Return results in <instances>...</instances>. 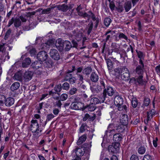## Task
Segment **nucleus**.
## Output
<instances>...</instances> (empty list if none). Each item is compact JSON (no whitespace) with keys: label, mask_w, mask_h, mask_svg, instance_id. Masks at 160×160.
<instances>
[{"label":"nucleus","mask_w":160,"mask_h":160,"mask_svg":"<svg viewBox=\"0 0 160 160\" xmlns=\"http://www.w3.org/2000/svg\"><path fill=\"white\" fill-rule=\"evenodd\" d=\"M55 42L56 48L60 51H62L63 49L64 42L61 39H58L56 41L54 39L49 40L46 43L39 46L40 48H39V49H46L49 47H53L55 45Z\"/></svg>","instance_id":"f257e3e1"},{"label":"nucleus","mask_w":160,"mask_h":160,"mask_svg":"<svg viewBox=\"0 0 160 160\" xmlns=\"http://www.w3.org/2000/svg\"><path fill=\"white\" fill-rule=\"evenodd\" d=\"M117 126H115L113 124H110L108 126L107 132V134L109 135H113V139L116 142L121 141L122 139V135L120 133H115L118 132L116 130Z\"/></svg>","instance_id":"f03ea898"},{"label":"nucleus","mask_w":160,"mask_h":160,"mask_svg":"<svg viewBox=\"0 0 160 160\" xmlns=\"http://www.w3.org/2000/svg\"><path fill=\"white\" fill-rule=\"evenodd\" d=\"M31 124L29 128L30 130L32 131L33 136L36 138H38L40 136L41 130L39 129V125L37 120H32L31 121Z\"/></svg>","instance_id":"7ed1b4c3"},{"label":"nucleus","mask_w":160,"mask_h":160,"mask_svg":"<svg viewBox=\"0 0 160 160\" xmlns=\"http://www.w3.org/2000/svg\"><path fill=\"white\" fill-rule=\"evenodd\" d=\"M11 48L5 44L2 43L0 45V59L4 61L9 58L8 52L6 51L10 50Z\"/></svg>","instance_id":"20e7f679"},{"label":"nucleus","mask_w":160,"mask_h":160,"mask_svg":"<svg viewBox=\"0 0 160 160\" xmlns=\"http://www.w3.org/2000/svg\"><path fill=\"white\" fill-rule=\"evenodd\" d=\"M120 121L122 125L118 126L116 128L118 132H123L124 129V125H127L128 122V118L127 115L123 114L122 115L120 118Z\"/></svg>","instance_id":"39448f33"},{"label":"nucleus","mask_w":160,"mask_h":160,"mask_svg":"<svg viewBox=\"0 0 160 160\" xmlns=\"http://www.w3.org/2000/svg\"><path fill=\"white\" fill-rule=\"evenodd\" d=\"M123 102V99L120 96H117L115 97L114 100V103L119 111H122L123 108L125 109L127 108L125 105H122Z\"/></svg>","instance_id":"423d86ee"},{"label":"nucleus","mask_w":160,"mask_h":160,"mask_svg":"<svg viewBox=\"0 0 160 160\" xmlns=\"http://www.w3.org/2000/svg\"><path fill=\"white\" fill-rule=\"evenodd\" d=\"M120 144L118 142H116L112 145L108 146V150L110 153H116L119 151L120 149Z\"/></svg>","instance_id":"0eeeda50"},{"label":"nucleus","mask_w":160,"mask_h":160,"mask_svg":"<svg viewBox=\"0 0 160 160\" xmlns=\"http://www.w3.org/2000/svg\"><path fill=\"white\" fill-rule=\"evenodd\" d=\"M48 57V55L47 53L44 51L39 52L37 56V59L41 62L46 61Z\"/></svg>","instance_id":"6e6552de"},{"label":"nucleus","mask_w":160,"mask_h":160,"mask_svg":"<svg viewBox=\"0 0 160 160\" xmlns=\"http://www.w3.org/2000/svg\"><path fill=\"white\" fill-rule=\"evenodd\" d=\"M130 74L129 71L126 68H122L121 78L124 80H127L129 79Z\"/></svg>","instance_id":"1a4fd4ad"},{"label":"nucleus","mask_w":160,"mask_h":160,"mask_svg":"<svg viewBox=\"0 0 160 160\" xmlns=\"http://www.w3.org/2000/svg\"><path fill=\"white\" fill-rule=\"evenodd\" d=\"M49 54L51 57L54 60H58L60 58V55L56 49H51L50 51Z\"/></svg>","instance_id":"9d476101"},{"label":"nucleus","mask_w":160,"mask_h":160,"mask_svg":"<svg viewBox=\"0 0 160 160\" xmlns=\"http://www.w3.org/2000/svg\"><path fill=\"white\" fill-rule=\"evenodd\" d=\"M139 63L141 65L138 66L136 68V72L138 75H142L143 72L144 65L142 61L141 60L139 61Z\"/></svg>","instance_id":"9b49d317"},{"label":"nucleus","mask_w":160,"mask_h":160,"mask_svg":"<svg viewBox=\"0 0 160 160\" xmlns=\"http://www.w3.org/2000/svg\"><path fill=\"white\" fill-rule=\"evenodd\" d=\"M106 93H107L108 95L109 96H112L114 93V91L113 88L111 87H109L105 89L103 92L104 97L106 96Z\"/></svg>","instance_id":"f8f14e48"},{"label":"nucleus","mask_w":160,"mask_h":160,"mask_svg":"<svg viewBox=\"0 0 160 160\" xmlns=\"http://www.w3.org/2000/svg\"><path fill=\"white\" fill-rule=\"evenodd\" d=\"M32 72L29 71L26 72L23 76L24 80L25 81H28L30 80L32 78Z\"/></svg>","instance_id":"ddd939ff"},{"label":"nucleus","mask_w":160,"mask_h":160,"mask_svg":"<svg viewBox=\"0 0 160 160\" xmlns=\"http://www.w3.org/2000/svg\"><path fill=\"white\" fill-rule=\"evenodd\" d=\"M83 106V105L80 103H73L71 105V107L72 109L74 110L80 109Z\"/></svg>","instance_id":"4468645a"},{"label":"nucleus","mask_w":160,"mask_h":160,"mask_svg":"<svg viewBox=\"0 0 160 160\" xmlns=\"http://www.w3.org/2000/svg\"><path fill=\"white\" fill-rule=\"evenodd\" d=\"M23 77L22 73L21 71H20L16 73L13 78L16 80L21 81L22 80Z\"/></svg>","instance_id":"2eb2a0df"},{"label":"nucleus","mask_w":160,"mask_h":160,"mask_svg":"<svg viewBox=\"0 0 160 160\" xmlns=\"http://www.w3.org/2000/svg\"><path fill=\"white\" fill-rule=\"evenodd\" d=\"M14 103V99L11 98H8L5 99L4 104L7 106H10Z\"/></svg>","instance_id":"dca6fc26"},{"label":"nucleus","mask_w":160,"mask_h":160,"mask_svg":"<svg viewBox=\"0 0 160 160\" xmlns=\"http://www.w3.org/2000/svg\"><path fill=\"white\" fill-rule=\"evenodd\" d=\"M20 86V83L18 82H16L13 83L11 87V89L12 91L17 90Z\"/></svg>","instance_id":"f3484780"},{"label":"nucleus","mask_w":160,"mask_h":160,"mask_svg":"<svg viewBox=\"0 0 160 160\" xmlns=\"http://www.w3.org/2000/svg\"><path fill=\"white\" fill-rule=\"evenodd\" d=\"M31 62V60L29 58H26L22 63V66L23 67H28Z\"/></svg>","instance_id":"a211bd4d"},{"label":"nucleus","mask_w":160,"mask_h":160,"mask_svg":"<svg viewBox=\"0 0 160 160\" xmlns=\"http://www.w3.org/2000/svg\"><path fill=\"white\" fill-rule=\"evenodd\" d=\"M32 66L34 69H38L41 67V63L37 61L35 62L32 63Z\"/></svg>","instance_id":"6ab92c4d"},{"label":"nucleus","mask_w":160,"mask_h":160,"mask_svg":"<svg viewBox=\"0 0 160 160\" xmlns=\"http://www.w3.org/2000/svg\"><path fill=\"white\" fill-rule=\"evenodd\" d=\"M142 75H139L138 78H136V79L138 82L140 84L144 85L146 84V82L145 81L143 80L142 79Z\"/></svg>","instance_id":"aec40b11"},{"label":"nucleus","mask_w":160,"mask_h":160,"mask_svg":"<svg viewBox=\"0 0 160 160\" xmlns=\"http://www.w3.org/2000/svg\"><path fill=\"white\" fill-rule=\"evenodd\" d=\"M64 46H65V49L66 50H68L72 47L71 42L68 41H65L64 42Z\"/></svg>","instance_id":"412c9836"},{"label":"nucleus","mask_w":160,"mask_h":160,"mask_svg":"<svg viewBox=\"0 0 160 160\" xmlns=\"http://www.w3.org/2000/svg\"><path fill=\"white\" fill-rule=\"evenodd\" d=\"M124 8L126 12L128 11L131 7V3L130 1L126 2L124 5Z\"/></svg>","instance_id":"4be33fe9"},{"label":"nucleus","mask_w":160,"mask_h":160,"mask_svg":"<svg viewBox=\"0 0 160 160\" xmlns=\"http://www.w3.org/2000/svg\"><path fill=\"white\" fill-rule=\"evenodd\" d=\"M81 8V6H79L77 8V10L78 12V15L80 16H83L84 17H87L88 16V14L83 12H82L80 11V9Z\"/></svg>","instance_id":"5701e85b"},{"label":"nucleus","mask_w":160,"mask_h":160,"mask_svg":"<svg viewBox=\"0 0 160 160\" xmlns=\"http://www.w3.org/2000/svg\"><path fill=\"white\" fill-rule=\"evenodd\" d=\"M98 75L95 73H92L91 76V80L93 82H96L98 81Z\"/></svg>","instance_id":"b1692460"},{"label":"nucleus","mask_w":160,"mask_h":160,"mask_svg":"<svg viewBox=\"0 0 160 160\" xmlns=\"http://www.w3.org/2000/svg\"><path fill=\"white\" fill-rule=\"evenodd\" d=\"M86 139V136L85 135H83L80 137L77 143L78 144L80 145L84 142Z\"/></svg>","instance_id":"393cba45"},{"label":"nucleus","mask_w":160,"mask_h":160,"mask_svg":"<svg viewBox=\"0 0 160 160\" xmlns=\"http://www.w3.org/2000/svg\"><path fill=\"white\" fill-rule=\"evenodd\" d=\"M131 103L133 108H136L138 104L137 99L136 98H133L131 100Z\"/></svg>","instance_id":"a878e982"},{"label":"nucleus","mask_w":160,"mask_h":160,"mask_svg":"<svg viewBox=\"0 0 160 160\" xmlns=\"http://www.w3.org/2000/svg\"><path fill=\"white\" fill-rule=\"evenodd\" d=\"M90 103L92 105L95 104L99 103L100 102L99 99L96 98H92L90 100Z\"/></svg>","instance_id":"bb28decb"},{"label":"nucleus","mask_w":160,"mask_h":160,"mask_svg":"<svg viewBox=\"0 0 160 160\" xmlns=\"http://www.w3.org/2000/svg\"><path fill=\"white\" fill-rule=\"evenodd\" d=\"M106 62L108 69L109 70H112L113 66L111 61L109 59H108L106 60Z\"/></svg>","instance_id":"cd10ccee"},{"label":"nucleus","mask_w":160,"mask_h":160,"mask_svg":"<svg viewBox=\"0 0 160 160\" xmlns=\"http://www.w3.org/2000/svg\"><path fill=\"white\" fill-rule=\"evenodd\" d=\"M5 97L2 95L0 94V105L2 106L5 103Z\"/></svg>","instance_id":"c85d7f7f"},{"label":"nucleus","mask_w":160,"mask_h":160,"mask_svg":"<svg viewBox=\"0 0 160 160\" xmlns=\"http://www.w3.org/2000/svg\"><path fill=\"white\" fill-rule=\"evenodd\" d=\"M122 68H117L114 70V74L117 76H118L121 75Z\"/></svg>","instance_id":"c756f323"},{"label":"nucleus","mask_w":160,"mask_h":160,"mask_svg":"<svg viewBox=\"0 0 160 160\" xmlns=\"http://www.w3.org/2000/svg\"><path fill=\"white\" fill-rule=\"evenodd\" d=\"M145 151L146 149L144 147H140L138 149V152L141 154H144L145 153Z\"/></svg>","instance_id":"7c9ffc66"},{"label":"nucleus","mask_w":160,"mask_h":160,"mask_svg":"<svg viewBox=\"0 0 160 160\" xmlns=\"http://www.w3.org/2000/svg\"><path fill=\"white\" fill-rule=\"evenodd\" d=\"M150 102V100L149 99L147 98L144 99L143 104L142 105V107H144V106H148Z\"/></svg>","instance_id":"2f4dec72"},{"label":"nucleus","mask_w":160,"mask_h":160,"mask_svg":"<svg viewBox=\"0 0 160 160\" xmlns=\"http://www.w3.org/2000/svg\"><path fill=\"white\" fill-rule=\"evenodd\" d=\"M111 22V20L109 18H105L104 20V24L106 26H108Z\"/></svg>","instance_id":"473e14b6"},{"label":"nucleus","mask_w":160,"mask_h":160,"mask_svg":"<svg viewBox=\"0 0 160 160\" xmlns=\"http://www.w3.org/2000/svg\"><path fill=\"white\" fill-rule=\"evenodd\" d=\"M21 22L18 19H16L14 20V25L15 27H18L20 26Z\"/></svg>","instance_id":"72a5a7b5"},{"label":"nucleus","mask_w":160,"mask_h":160,"mask_svg":"<svg viewBox=\"0 0 160 160\" xmlns=\"http://www.w3.org/2000/svg\"><path fill=\"white\" fill-rule=\"evenodd\" d=\"M69 88V85L67 82L64 83L62 86V88L65 90H68Z\"/></svg>","instance_id":"f704fd0d"},{"label":"nucleus","mask_w":160,"mask_h":160,"mask_svg":"<svg viewBox=\"0 0 160 160\" xmlns=\"http://www.w3.org/2000/svg\"><path fill=\"white\" fill-rule=\"evenodd\" d=\"M68 98V95L66 93H63L62 94L60 97V99L61 101H65Z\"/></svg>","instance_id":"c9c22d12"},{"label":"nucleus","mask_w":160,"mask_h":160,"mask_svg":"<svg viewBox=\"0 0 160 160\" xmlns=\"http://www.w3.org/2000/svg\"><path fill=\"white\" fill-rule=\"evenodd\" d=\"M143 160H152V158L150 155H146L144 156Z\"/></svg>","instance_id":"e433bc0d"},{"label":"nucleus","mask_w":160,"mask_h":160,"mask_svg":"<svg viewBox=\"0 0 160 160\" xmlns=\"http://www.w3.org/2000/svg\"><path fill=\"white\" fill-rule=\"evenodd\" d=\"M155 111L154 110H152L151 111L147 113V116L148 118H151V116L155 114Z\"/></svg>","instance_id":"4c0bfd02"},{"label":"nucleus","mask_w":160,"mask_h":160,"mask_svg":"<svg viewBox=\"0 0 160 160\" xmlns=\"http://www.w3.org/2000/svg\"><path fill=\"white\" fill-rule=\"evenodd\" d=\"M61 89V85H58L56 86L55 88V90L57 92H60Z\"/></svg>","instance_id":"58836bf2"},{"label":"nucleus","mask_w":160,"mask_h":160,"mask_svg":"<svg viewBox=\"0 0 160 160\" xmlns=\"http://www.w3.org/2000/svg\"><path fill=\"white\" fill-rule=\"evenodd\" d=\"M11 32V31L10 30H8L7 31L4 37L5 39L6 40L10 36Z\"/></svg>","instance_id":"ea45409f"},{"label":"nucleus","mask_w":160,"mask_h":160,"mask_svg":"<svg viewBox=\"0 0 160 160\" xmlns=\"http://www.w3.org/2000/svg\"><path fill=\"white\" fill-rule=\"evenodd\" d=\"M91 72V69L90 68H87L84 69L83 71V72L86 74H89Z\"/></svg>","instance_id":"a19ab883"},{"label":"nucleus","mask_w":160,"mask_h":160,"mask_svg":"<svg viewBox=\"0 0 160 160\" xmlns=\"http://www.w3.org/2000/svg\"><path fill=\"white\" fill-rule=\"evenodd\" d=\"M93 24L92 22H90L88 25V33L89 34L91 31L92 30V28Z\"/></svg>","instance_id":"79ce46f5"},{"label":"nucleus","mask_w":160,"mask_h":160,"mask_svg":"<svg viewBox=\"0 0 160 160\" xmlns=\"http://www.w3.org/2000/svg\"><path fill=\"white\" fill-rule=\"evenodd\" d=\"M112 46L113 48L115 47L113 49L114 52H117L118 50V45L116 43H112Z\"/></svg>","instance_id":"37998d69"},{"label":"nucleus","mask_w":160,"mask_h":160,"mask_svg":"<svg viewBox=\"0 0 160 160\" xmlns=\"http://www.w3.org/2000/svg\"><path fill=\"white\" fill-rule=\"evenodd\" d=\"M77 91V89L76 88H73L70 89L69 91V93L71 95L74 94Z\"/></svg>","instance_id":"c03bdc74"},{"label":"nucleus","mask_w":160,"mask_h":160,"mask_svg":"<svg viewBox=\"0 0 160 160\" xmlns=\"http://www.w3.org/2000/svg\"><path fill=\"white\" fill-rule=\"evenodd\" d=\"M88 110L90 111H92L95 110V108L93 105L88 106L87 108Z\"/></svg>","instance_id":"a18cd8bd"},{"label":"nucleus","mask_w":160,"mask_h":160,"mask_svg":"<svg viewBox=\"0 0 160 160\" xmlns=\"http://www.w3.org/2000/svg\"><path fill=\"white\" fill-rule=\"evenodd\" d=\"M36 51L34 48H32L30 51V53L31 56H34L36 54Z\"/></svg>","instance_id":"49530a36"},{"label":"nucleus","mask_w":160,"mask_h":160,"mask_svg":"<svg viewBox=\"0 0 160 160\" xmlns=\"http://www.w3.org/2000/svg\"><path fill=\"white\" fill-rule=\"evenodd\" d=\"M51 8H48L47 9H44L42 10V14H47L49 12V11L51 10Z\"/></svg>","instance_id":"de8ad7c7"},{"label":"nucleus","mask_w":160,"mask_h":160,"mask_svg":"<svg viewBox=\"0 0 160 160\" xmlns=\"http://www.w3.org/2000/svg\"><path fill=\"white\" fill-rule=\"evenodd\" d=\"M130 160H139L138 156L135 155H132L130 158Z\"/></svg>","instance_id":"09e8293b"},{"label":"nucleus","mask_w":160,"mask_h":160,"mask_svg":"<svg viewBox=\"0 0 160 160\" xmlns=\"http://www.w3.org/2000/svg\"><path fill=\"white\" fill-rule=\"evenodd\" d=\"M138 57L139 58H140V60H141L142 61V59L143 58V53L141 52H138Z\"/></svg>","instance_id":"8fccbe9b"},{"label":"nucleus","mask_w":160,"mask_h":160,"mask_svg":"<svg viewBox=\"0 0 160 160\" xmlns=\"http://www.w3.org/2000/svg\"><path fill=\"white\" fill-rule=\"evenodd\" d=\"M109 6L111 10L112 11L115 9V5L113 2H111L110 3Z\"/></svg>","instance_id":"3c124183"},{"label":"nucleus","mask_w":160,"mask_h":160,"mask_svg":"<svg viewBox=\"0 0 160 160\" xmlns=\"http://www.w3.org/2000/svg\"><path fill=\"white\" fill-rule=\"evenodd\" d=\"M158 141V138H156L154 139L153 140V144L155 147H156L157 146V142Z\"/></svg>","instance_id":"603ef678"},{"label":"nucleus","mask_w":160,"mask_h":160,"mask_svg":"<svg viewBox=\"0 0 160 160\" xmlns=\"http://www.w3.org/2000/svg\"><path fill=\"white\" fill-rule=\"evenodd\" d=\"M119 37L120 38H123L126 40L127 39L126 36L123 33H120L119 35Z\"/></svg>","instance_id":"864d4df0"},{"label":"nucleus","mask_w":160,"mask_h":160,"mask_svg":"<svg viewBox=\"0 0 160 160\" xmlns=\"http://www.w3.org/2000/svg\"><path fill=\"white\" fill-rule=\"evenodd\" d=\"M76 79L74 77L70 78L69 79V81L71 84H73L75 82Z\"/></svg>","instance_id":"5fc2aeb1"},{"label":"nucleus","mask_w":160,"mask_h":160,"mask_svg":"<svg viewBox=\"0 0 160 160\" xmlns=\"http://www.w3.org/2000/svg\"><path fill=\"white\" fill-rule=\"evenodd\" d=\"M54 118V115L52 114H48L47 117V119L48 120H50Z\"/></svg>","instance_id":"6e6d98bb"},{"label":"nucleus","mask_w":160,"mask_h":160,"mask_svg":"<svg viewBox=\"0 0 160 160\" xmlns=\"http://www.w3.org/2000/svg\"><path fill=\"white\" fill-rule=\"evenodd\" d=\"M82 34L78 35V36H76V39L77 41H79L82 39Z\"/></svg>","instance_id":"4d7b16f0"},{"label":"nucleus","mask_w":160,"mask_h":160,"mask_svg":"<svg viewBox=\"0 0 160 160\" xmlns=\"http://www.w3.org/2000/svg\"><path fill=\"white\" fill-rule=\"evenodd\" d=\"M14 21V19L13 18H12L8 22V26L9 27L10 26L13 22Z\"/></svg>","instance_id":"13d9d810"},{"label":"nucleus","mask_w":160,"mask_h":160,"mask_svg":"<svg viewBox=\"0 0 160 160\" xmlns=\"http://www.w3.org/2000/svg\"><path fill=\"white\" fill-rule=\"evenodd\" d=\"M156 71L157 73H159L160 72V64L157 66L156 68Z\"/></svg>","instance_id":"bf43d9fd"},{"label":"nucleus","mask_w":160,"mask_h":160,"mask_svg":"<svg viewBox=\"0 0 160 160\" xmlns=\"http://www.w3.org/2000/svg\"><path fill=\"white\" fill-rule=\"evenodd\" d=\"M61 103L60 101H58L56 102V105L59 107H60L61 106Z\"/></svg>","instance_id":"052dcab7"},{"label":"nucleus","mask_w":160,"mask_h":160,"mask_svg":"<svg viewBox=\"0 0 160 160\" xmlns=\"http://www.w3.org/2000/svg\"><path fill=\"white\" fill-rule=\"evenodd\" d=\"M53 113L55 115H57L59 112V110L58 109H55L53 110Z\"/></svg>","instance_id":"680f3d73"},{"label":"nucleus","mask_w":160,"mask_h":160,"mask_svg":"<svg viewBox=\"0 0 160 160\" xmlns=\"http://www.w3.org/2000/svg\"><path fill=\"white\" fill-rule=\"evenodd\" d=\"M111 160H118V159L116 156L113 155L111 158Z\"/></svg>","instance_id":"e2e57ef3"},{"label":"nucleus","mask_w":160,"mask_h":160,"mask_svg":"<svg viewBox=\"0 0 160 160\" xmlns=\"http://www.w3.org/2000/svg\"><path fill=\"white\" fill-rule=\"evenodd\" d=\"M72 42L73 45V47H77V44L75 41L74 40H72Z\"/></svg>","instance_id":"0e129e2a"},{"label":"nucleus","mask_w":160,"mask_h":160,"mask_svg":"<svg viewBox=\"0 0 160 160\" xmlns=\"http://www.w3.org/2000/svg\"><path fill=\"white\" fill-rule=\"evenodd\" d=\"M138 1L139 0H132V2L133 5H135Z\"/></svg>","instance_id":"69168bd1"},{"label":"nucleus","mask_w":160,"mask_h":160,"mask_svg":"<svg viewBox=\"0 0 160 160\" xmlns=\"http://www.w3.org/2000/svg\"><path fill=\"white\" fill-rule=\"evenodd\" d=\"M20 18L21 20L23 22H25L26 21V19L23 16H20Z\"/></svg>","instance_id":"338daca9"},{"label":"nucleus","mask_w":160,"mask_h":160,"mask_svg":"<svg viewBox=\"0 0 160 160\" xmlns=\"http://www.w3.org/2000/svg\"><path fill=\"white\" fill-rule=\"evenodd\" d=\"M38 157L40 160H45L44 157L42 156H38Z\"/></svg>","instance_id":"774afa93"}]
</instances>
